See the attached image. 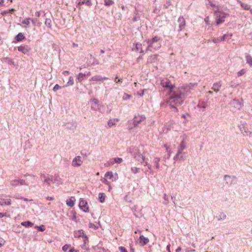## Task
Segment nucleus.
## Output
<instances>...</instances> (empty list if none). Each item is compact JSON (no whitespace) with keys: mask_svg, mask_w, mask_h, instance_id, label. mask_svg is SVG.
Here are the masks:
<instances>
[{"mask_svg":"<svg viewBox=\"0 0 252 252\" xmlns=\"http://www.w3.org/2000/svg\"><path fill=\"white\" fill-rule=\"evenodd\" d=\"M170 96L167 99V103L171 107H175V106L181 105L184 101V94L180 88H178L176 91H172L171 94L169 93Z\"/></svg>","mask_w":252,"mask_h":252,"instance_id":"1","label":"nucleus"},{"mask_svg":"<svg viewBox=\"0 0 252 252\" xmlns=\"http://www.w3.org/2000/svg\"><path fill=\"white\" fill-rule=\"evenodd\" d=\"M162 39L160 36H155L152 39H148L146 40L148 45L147 50L154 52L160 48L161 47Z\"/></svg>","mask_w":252,"mask_h":252,"instance_id":"2","label":"nucleus"},{"mask_svg":"<svg viewBox=\"0 0 252 252\" xmlns=\"http://www.w3.org/2000/svg\"><path fill=\"white\" fill-rule=\"evenodd\" d=\"M105 178L101 180L102 182L107 185H109V182L108 181V179L110 180L111 182H114L116 181L118 179V175L117 173H115V175L113 174V172L111 171H107L105 174Z\"/></svg>","mask_w":252,"mask_h":252,"instance_id":"3","label":"nucleus"},{"mask_svg":"<svg viewBox=\"0 0 252 252\" xmlns=\"http://www.w3.org/2000/svg\"><path fill=\"white\" fill-rule=\"evenodd\" d=\"M160 84L162 87L165 88L168 90L169 93L171 94L175 87V85L172 84L171 81L167 78H164L161 80Z\"/></svg>","mask_w":252,"mask_h":252,"instance_id":"4","label":"nucleus"},{"mask_svg":"<svg viewBox=\"0 0 252 252\" xmlns=\"http://www.w3.org/2000/svg\"><path fill=\"white\" fill-rule=\"evenodd\" d=\"M215 14L216 16V24L217 25L224 22V19L226 16L225 13L220 12H216Z\"/></svg>","mask_w":252,"mask_h":252,"instance_id":"5","label":"nucleus"},{"mask_svg":"<svg viewBox=\"0 0 252 252\" xmlns=\"http://www.w3.org/2000/svg\"><path fill=\"white\" fill-rule=\"evenodd\" d=\"M74 236L75 237H82L84 238L83 241L84 244H86L88 242V237L87 235L84 233V231L82 229L78 230L74 232Z\"/></svg>","mask_w":252,"mask_h":252,"instance_id":"6","label":"nucleus"},{"mask_svg":"<svg viewBox=\"0 0 252 252\" xmlns=\"http://www.w3.org/2000/svg\"><path fill=\"white\" fill-rule=\"evenodd\" d=\"M107 79L108 78L107 77H102L100 75H95L91 78L89 81L91 82L92 84H94L98 82H103L104 80Z\"/></svg>","mask_w":252,"mask_h":252,"instance_id":"7","label":"nucleus"},{"mask_svg":"<svg viewBox=\"0 0 252 252\" xmlns=\"http://www.w3.org/2000/svg\"><path fill=\"white\" fill-rule=\"evenodd\" d=\"M83 163V160H82V158L80 156H76L72 160V166L74 167H79Z\"/></svg>","mask_w":252,"mask_h":252,"instance_id":"8","label":"nucleus"},{"mask_svg":"<svg viewBox=\"0 0 252 252\" xmlns=\"http://www.w3.org/2000/svg\"><path fill=\"white\" fill-rule=\"evenodd\" d=\"M145 117L143 116H136L133 118V125H134L135 126H137L139 123L144 121L145 120Z\"/></svg>","mask_w":252,"mask_h":252,"instance_id":"9","label":"nucleus"},{"mask_svg":"<svg viewBox=\"0 0 252 252\" xmlns=\"http://www.w3.org/2000/svg\"><path fill=\"white\" fill-rule=\"evenodd\" d=\"M31 48L27 45H21L18 47V50L24 54H27L30 51Z\"/></svg>","mask_w":252,"mask_h":252,"instance_id":"10","label":"nucleus"},{"mask_svg":"<svg viewBox=\"0 0 252 252\" xmlns=\"http://www.w3.org/2000/svg\"><path fill=\"white\" fill-rule=\"evenodd\" d=\"M91 75V72H88L87 73H79L77 75V79L79 82H82L87 76Z\"/></svg>","mask_w":252,"mask_h":252,"instance_id":"11","label":"nucleus"},{"mask_svg":"<svg viewBox=\"0 0 252 252\" xmlns=\"http://www.w3.org/2000/svg\"><path fill=\"white\" fill-rule=\"evenodd\" d=\"M226 217V215L223 212H218L215 216V218L219 221L225 220Z\"/></svg>","mask_w":252,"mask_h":252,"instance_id":"12","label":"nucleus"},{"mask_svg":"<svg viewBox=\"0 0 252 252\" xmlns=\"http://www.w3.org/2000/svg\"><path fill=\"white\" fill-rule=\"evenodd\" d=\"M140 239V243L142 246H144L147 245L149 242V238L147 237H144L143 235H141L139 237Z\"/></svg>","mask_w":252,"mask_h":252,"instance_id":"13","label":"nucleus"},{"mask_svg":"<svg viewBox=\"0 0 252 252\" xmlns=\"http://www.w3.org/2000/svg\"><path fill=\"white\" fill-rule=\"evenodd\" d=\"M83 4H85L86 5H87L88 6H91L92 5V3L91 0H80V1H79V2L78 3V5L81 6Z\"/></svg>","mask_w":252,"mask_h":252,"instance_id":"14","label":"nucleus"},{"mask_svg":"<svg viewBox=\"0 0 252 252\" xmlns=\"http://www.w3.org/2000/svg\"><path fill=\"white\" fill-rule=\"evenodd\" d=\"M134 158L136 160L140 162L141 163L144 161L145 160V157L141 154L140 153L138 154L137 155L134 157Z\"/></svg>","mask_w":252,"mask_h":252,"instance_id":"15","label":"nucleus"},{"mask_svg":"<svg viewBox=\"0 0 252 252\" xmlns=\"http://www.w3.org/2000/svg\"><path fill=\"white\" fill-rule=\"evenodd\" d=\"M221 86L220 82L214 83L212 87V89L217 93L220 91Z\"/></svg>","mask_w":252,"mask_h":252,"instance_id":"16","label":"nucleus"},{"mask_svg":"<svg viewBox=\"0 0 252 252\" xmlns=\"http://www.w3.org/2000/svg\"><path fill=\"white\" fill-rule=\"evenodd\" d=\"M134 50L139 51L140 53H143V50L142 49V46L141 43H136L135 44V47L133 49Z\"/></svg>","mask_w":252,"mask_h":252,"instance_id":"17","label":"nucleus"},{"mask_svg":"<svg viewBox=\"0 0 252 252\" xmlns=\"http://www.w3.org/2000/svg\"><path fill=\"white\" fill-rule=\"evenodd\" d=\"M11 204V201L9 199L6 198H0V205H9Z\"/></svg>","mask_w":252,"mask_h":252,"instance_id":"18","label":"nucleus"},{"mask_svg":"<svg viewBox=\"0 0 252 252\" xmlns=\"http://www.w3.org/2000/svg\"><path fill=\"white\" fill-rule=\"evenodd\" d=\"M119 121L118 119H110L108 122V126L109 127H112L116 125V123Z\"/></svg>","mask_w":252,"mask_h":252,"instance_id":"19","label":"nucleus"},{"mask_svg":"<svg viewBox=\"0 0 252 252\" xmlns=\"http://www.w3.org/2000/svg\"><path fill=\"white\" fill-rule=\"evenodd\" d=\"M76 199L74 196L71 197L66 201V205H74L75 203Z\"/></svg>","mask_w":252,"mask_h":252,"instance_id":"20","label":"nucleus"},{"mask_svg":"<svg viewBox=\"0 0 252 252\" xmlns=\"http://www.w3.org/2000/svg\"><path fill=\"white\" fill-rule=\"evenodd\" d=\"M232 36V34H225L222 36L220 38V41H224L226 39H229Z\"/></svg>","mask_w":252,"mask_h":252,"instance_id":"21","label":"nucleus"},{"mask_svg":"<svg viewBox=\"0 0 252 252\" xmlns=\"http://www.w3.org/2000/svg\"><path fill=\"white\" fill-rule=\"evenodd\" d=\"M115 164L114 158H110L105 164V167H109Z\"/></svg>","mask_w":252,"mask_h":252,"instance_id":"22","label":"nucleus"},{"mask_svg":"<svg viewBox=\"0 0 252 252\" xmlns=\"http://www.w3.org/2000/svg\"><path fill=\"white\" fill-rule=\"evenodd\" d=\"M21 225L25 226L26 227H32L33 225V223L30 221H23L21 222Z\"/></svg>","mask_w":252,"mask_h":252,"instance_id":"23","label":"nucleus"},{"mask_svg":"<svg viewBox=\"0 0 252 252\" xmlns=\"http://www.w3.org/2000/svg\"><path fill=\"white\" fill-rule=\"evenodd\" d=\"M247 63H248L250 66H252V57L248 55L246 57Z\"/></svg>","mask_w":252,"mask_h":252,"instance_id":"24","label":"nucleus"},{"mask_svg":"<svg viewBox=\"0 0 252 252\" xmlns=\"http://www.w3.org/2000/svg\"><path fill=\"white\" fill-rule=\"evenodd\" d=\"M25 38V36L22 33H19L16 37V39L18 41H21Z\"/></svg>","mask_w":252,"mask_h":252,"instance_id":"25","label":"nucleus"},{"mask_svg":"<svg viewBox=\"0 0 252 252\" xmlns=\"http://www.w3.org/2000/svg\"><path fill=\"white\" fill-rule=\"evenodd\" d=\"M179 20L181 21H182L181 24L179 25L180 29L181 30L185 25V21L183 18H180Z\"/></svg>","mask_w":252,"mask_h":252,"instance_id":"26","label":"nucleus"},{"mask_svg":"<svg viewBox=\"0 0 252 252\" xmlns=\"http://www.w3.org/2000/svg\"><path fill=\"white\" fill-rule=\"evenodd\" d=\"M98 197H99V199L100 200V202H101V203L104 202V200H105V196L104 193H99V195H98Z\"/></svg>","mask_w":252,"mask_h":252,"instance_id":"27","label":"nucleus"},{"mask_svg":"<svg viewBox=\"0 0 252 252\" xmlns=\"http://www.w3.org/2000/svg\"><path fill=\"white\" fill-rule=\"evenodd\" d=\"M155 162V166L157 169L159 168V161H160V158H156L154 159Z\"/></svg>","mask_w":252,"mask_h":252,"instance_id":"28","label":"nucleus"},{"mask_svg":"<svg viewBox=\"0 0 252 252\" xmlns=\"http://www.w3.org/2000/svg\"><path fill=\"white\" fill-rule=\"evenodd\" d=\"M241 5L245 10H249L250 9V5L247 3H241Z\"/></svg>","mask_w":252,"mask_h":252,"instance_id":"29","label":"nucleus"},{"mask_svg":"<svg viewBox=\"0 0 252 252\" xmlns=\"http://www.w3.org/2000/svg\"><path fill=\"white\" fill-rule=\"evenodd\" d=\"M80 209L85 212H89V206H79Z\"/></svg>","mask_w":252,"mask_h":252,"instance_id":"30","label":"nucleus"},{"mask_svg":"<svg viewBox=\"0 0 252 252\" xmlns=\"http://www.w3.org/2000/svg\"><path fill=\"white\" fill-rule=\"evenodd\" d=\"M30 18H26L22 21V23L27 26H29L30 24Z\"/></svg>","mask_w":252,"mask_h":252,"instance_id":"31","label":"nucleus"},{"mask_svg":"<svg viewBox=\"0 0 252 252\" xmlns=\"http://www.w3.org/2000/svg\"><path fill=\"white\" fill-rule=\"evenodd\" d=\"M131 96L125 93L123 96V99L124 100H126L129 99L131 98Z\"/></svg>","mask_w":252,"mask_h":252,"instance_id":"32","label":"nucleus"},{"mask_svg":"<svg viewBox=\"0 0 252 252\" xmlns=\"http://www.w3.org/2000/svg\"><path fill=\"white\" fill-rule=\"evenodd\" d=\"M186 147V143L184 140H182L180 144L179 148L185 149Z\"/></svg>","mask_w":252,"mask_h":252,"instance_id":"33","label":"nucleus"},{"mask_svg":"<svg viewBox=\"0 0 252 252\" xmlns=\"http://www.w3.org/2000/svg\"><path fill=\"white\" fill-rule=\"evenodd\" d=\"M105 5L106 6H109L112 5L114 2L112 0H104Z\"/></svg>","mask_w":252,"mask_h":252,"instance_id":"34","label":"nucleus"},{"mask_svg":"<svg viewBox=\"0 0 252 252\" xmlns=\"http://www.w3.org/2000/svg\"><path fill=\"white\" fill-rule=\"evenodd\" d=\"M131 171L133 174H136L139 171V168L136 167H132L131 168Z\"/></svg>","mask_w":252,"mask_h":252,"instance_id":"35","label":"nucleus"},{"mask_svg":"<svg viewBox=\"0 0 252 252\" xmlns=\"http://www.w3.org/2000/svg\"><path fill=\"white\" fill-rule=\"evenodd\" d=\"M35 228H37L38 230L42 232L45 230V226L43 225L35 226Z\"/></svg>","mask_w":252,"mask_h":252,"instance_id":"36","label":"nucleus"},{"mask_svg":"<svg viewBox=\"0 0 252 252\" xmlns=\"http://www.w3.org/2000/svg\"><path fill=\"white\" fill-rule=\"evenodd\" d=\"M115 163H120L123 161V159L120 158H114Z\"/></svg>","mask_w":252,"mask_h":252,"instance_id":"37","label":"nucleus"},{"mask_svg":"<svg viewBox=\"0 0 252 252\" xmlns=\"http://www.w3.org/2000/svg\"><path fill=\"white\" fill-rule=\"evenodd\" d=\"M74 84L73 78L72 77L70 76L69 78L68 82H67L68 86L72 85Z\"/></svg>","mask_w":252,"mask_h":252,"instance_id":"38","label":"nucleus"},{"mask_svg":"<svg viewBox=\"0 0 252 252\" xmlns=\"http://www.w3.org/2000/svg\"><path fill=\"white\" fill-rule=\"evenodd\" d=\"M20 184V180H15L11 181V185L12 186H17Z\"/></svg>","mask_w":252,"mask_h":252,"instance_id":"39","label":"nucleus"},{"mask_svg":"<svg viewBox=\"0 0 252 252\" xmlns=\"http://www.w3.org/2000/svg\"><path fill=\"white\" fill-rule=\"evenodd\" d=\"M163 146L165 148L166 151L168 152L169 153V155H170L171 152V151L170 150V147L168 146L167 144H165Z\"/></svg>","mask_w":252,"mask_h":252,"instance_id":"40","label":"nucleus"},{"mask_svg":"<svg viewBox=\"0 0 252 252\" xmlns=\"http://www.w3.org/2000/svg\"><path fill=\"white\" fill-rule=\"evenodd\" d=\"M212 41L215 43H218L220 41V38L215 37L212 39Z\"/></svg>","mask_w":252,"mask_h":252,"instance_id":"41","label":"nucleus"},{"mask_svg":"<svg viewBox=\"0 0 252 252\" xmlns=\"http://www.w3.org/2000/svg\"><path fill=\"white\" fill-rule=\"evenodd\" d=\"M119 250L120 251V252H127L126 249L125 248V247L121 246L119 248Z\"/></svg>","mask_w":252,"mask_h":252,"instance_id":"42","label":"nucleus"},{"mask_svg":"<svg viewBox=\"0 0 252 252\" xmlns=\"http://www.w3.org/2000/svg\"><path fill=\"white\" fill-rule=\"evenodd\" d=\"M69 247V245L65 244L62 247V250L63 251H66L68 249Z\"/></svg>","mask_w":252,"mask_h":252,"instance_id":"43","label":"nucleus"},{"mask_svg":"<svg viewBox=\"0 0 252 252\" xmlns=\"http://www.w3.org/2000/svg\"><path fill=\"white\" fill-rule=\"evenodd\" d=\"M118 76H116V77H115V79H114V82H115L116 83H117V84H118V83H122V81H123L122 79H118Z\"/></svg>","mask_w":252,"mask_h":252,"instance_id":"44","label":"nucleus"},{"mask_svg":"<svg viewBox=\"0 0 252 252\" xmlns=\"http://www.w3.org/2000/svg\"><path fill=\"white\" fill-rule=\"evenodd\" d=\"M245 73V70L244 69H243L238 72V76H240L244 74Z\"/></svg>","mask_w":252,"mask_h":252,"instance_id":"45","label":"nucleus"},{"mask_svg":"<svg viewBox=\"0 0 252 252\" xmlns=\"http://www.w3.org/2000/svg\"><path fill=\"white\" fill-rule=\"evenodd\" d=\"M5 244V241L2 238L0 237V247L3 246Z\"/></svg>","mask_w":252,"mask_h":252,"instance_id":"46","label":"nucleus"},{"mask_svg":"<svg viewBox=\"0 0 252 252\" xmlns=\"http://www.w3.org/2000/svg\"><path fill=\"white\" fill-rule=\"evenodd\" d=\"M184 149H182V148H179L177 153V156H179L180 154H181Z\"/></svg>","mask_w":252,"mask_h":252,"instance_id":"47","label":"nucleus"},{"mask_svg":"<svg viewBox=\"0 0 252 252\" xmlns=\"http://www.w3.org/2000/svg\"><path fill=\"white\" fill-rule=\"evenodd\" d=\"M61 88V87L58 85V84H56L55 87H54L53 88V91L56 92L58 90H59L60 88Z\"/></svg>","mask_w":252,"mask_h":252,"instance_id":"48","label":"nucleus"},{"mask_svg":"<svg viewBox=\"0 0 252 252\" xmlns=\"http://www.w3.org/2000/svg\"><path fill=\"white\" fill-rule=\"evenodd\" d=\"M71 219L72 220H74V221H76V222H77V220H76V216L75 214H74V213L73 214V215H72V217H71Z\"/></svg>","mask_w":252,"mask_h":252,"instance_id":"49","label":"nucleus"},{"mask_svg":"<svg viewBox=\"0 0 252 252\" xmlns=\"http://www.w3.org/2000/svg\"><path fill=\"white\" fill-rule=\"evenodd\" d=\"M90 227H94L95 229H96L98 228V227L97 226H96L94 224L92 223H90Z\"/></svg>","mask_w":252,"mask_h":252,"instance_id":"50","label":"nucleus"},{"mask_svg":"<svg viewBox=\"0 0 252 252\" xmlns=\"http://www.w3.org/2000/svg\"><path fill=\"white\" fill-rule=\"evenodd\" d=\"M20 180V185H25L26 182L25 180Z\"/></svg>","mask_w":252,"mask_h":252,"instance_id":"51","label":"nucleus"},{"mask_svg":"<svg viewBox=\"0 0 252 252\" xmlns=\"http://www.w3.org/2000/svg\"><path fill=\"white\" fill-rule=\"evenodd\" d=\"M130 252H134V249L132 248V244L130 245Z\"/></svg>","mask_w":252,"mask_h":252,"instance_id":"52","label":"nucleus"},{"mask_svg":"<svg viewBox=\"0 0 252 252\" xmlns=\"http://www.w3.org/2000/svg\"><path fill=\"white\" fill-rule=\"evenodd\" d=\"M170 244H169L167 247H166V249H167V251H168V252H170Z\"/></svg>","mask_w":252,"mask_h":252,"instance_id":"53","label":"nucleus"},{"mask_svg":"<svg viewBox=\"0 0 252 252\" xmlns=\"http://www.w3.org/2000/svg\"><path fill=\"white\" fill-rule=\"evenodd\" d=\"M69 251V252H77V251L76 250H74V249H72V248L70 249Z\"/></svg>","mask_w":252,"mask_h":252,"instance_id":"54","label":"nucleus"},{"mask_svg":"<svg viewBox=\"0 0 252 252\" xmlns=\"http://www.w3.org/2000/svg\"><path fill=\"white\" fill-rule=\"evenodd\" d=\"M181 251V247H178L176 250V252H180V251Z\"/></svg>","mask_w":252,"mask_h":252,"instance_id":"55","label":"nucleus"},{"mask_svg":"<svg viewBox=\"0 0 252 252\" xmlns=\"http://www.w3.org/2000/svg\"><path fill=\"white\" fill-rule=\"evenodd\" d=\"M146 91V90H145V89L143 90L142 91V93H141V94H140V95L141 96H142L144 95V92H145Z\"/></svg>","mask_w":252,"mask_h":252,"instance_id":"56","label":"nucleus"},{"mask_svg":"<svg viewBox=\"0 0 252 252\" xmlns=\"http://www.w3.org/2000/svg\"><path fill=\"white\" fill-rule=\"evenodd\" d=\"M195 252V250L194 249H192V250H188L186 251V252Z\"/></svg>","mask_w":252,"mask_h":252,"instance_id":"57","label":"nucleus"},{"mask_svg":"<svg viewBox=\"0 0 252 252\" xmlns=\"http://www.w3.org/2000/svg\"><path fill=\"white\" fill-rule=\"evenodd\" d=\"M6 215L4 214L3 213H0V218H2L4 216H5Z\"/></svg>","mask_w":252,"mask_h":252,"instance_id":"58","label":"nucleus"},{"mask_svg":"<svg viewBox=\"0 0 252 252\" xmlns=\"http://www.w3.org/2000/svg\"><path fill=\"white\" fill-rule=\"evenodd\" d=\"M64 75L69 74V72L68 71H64L63 73Z\"/></svg>","mask_w":252,"mask_h":252,"instance_id":"59","label":"nucleus"},{"mask_svg":"<svg viewBox=\"0 0 252 252\" xmlns=\"http://www.w3.org/2000/svg\"><path fill=\"white\" fill-rule=\"evenodd\" d=\"M4 0H0V4L1 5H4Z\"/></svg>","mask_w":252,"mask_h":252,"instance_id":"60","label":"nucleus"},{"mask_svg":"<svg viewBox=\"0 0 252 252\" xmlns=\"http://www.w3.org/2000/svg\"><path fill=\"white\" fill-rule=\"evenodd\" d=\"M228 178H230L229 176L228 175H225L224 179L226 180Z\"/></svg>","mask_w":252,"mask_h":252,"instance_id":"61","label":"nucleus"},{"mask_svg":"<svg viewBox=\"0 0 252 252\" xmlns=\"http://www.w3.org/2000/svg\"><path fill=\"white\" fill-rule=\"evenodd\" d=\"M47 199H48V200H53V198L52 197H47Z\"/></svg>","mask_w":252,"mask_h":252,"instance_id":"62","label":"nucleus"},{"mask_svg":"<svg viewBox=\"0 0 252 252\" xmlns=\"http://www.w3.org/2000/svg\"><path fill=\"white\" fill-rule=\"evenodd\" d=\"M148 168H149L150 170H151V165H148Z\"/></svg>","mask_w":252,"mask_h":252,"instance_id":"63","label":"nucleus"},{"mask_svg":"<svg viewBox=\"0 0 252 252\" xmlns=\"http://www.w3.org/2000/svg\"><path fill=\"white\" fill-rule=\"evenodd\" d=\"M149 164L147 162H145L144 165L145 166H148Z\"/></svg>","mask_w":252,"mask_h":252,"instance_id":"64","label":"nucleus"}]
</instances>
